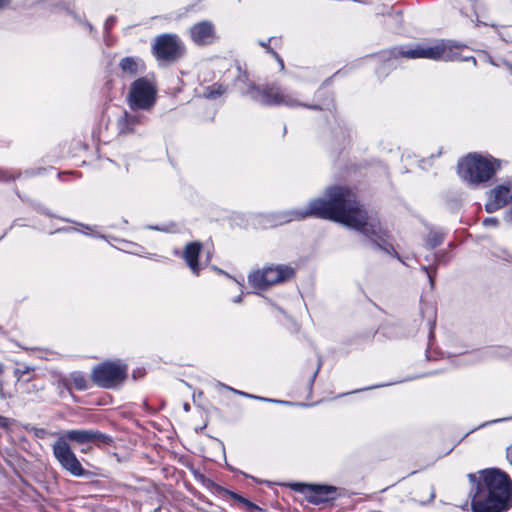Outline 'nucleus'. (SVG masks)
Returning a JSON list of instances; mask_svg holds the SVG:
<instances>
[{"mask_svg": "<svg viewBox=\"0 0 512 512\" xmlns=\"http://www.w3.org/2000/svg\"><path fill=\"white\" fill-rule=\"evenodd\" d=\"M326 196L327 200H312L307 209L289 211L285 221L302 220L310 216L330 219L361 232L377 247L389 252L392 246L386 231L376 218L368 216L361 208L351 190L339 186L330 187L326 191Z\"/></svg>", "mask_w": 512, "mask_h": 512, "instance_id": "nucleus-1", "label": "nucleus"}, {"mask_svg": "<svg viewBox=\"0 0 512 512\" xmlns=\"http://www.w3.org/2000/svg\"><path fill=\"white\" fill-rule=\"evenodd\" d=\"M474 483L471 490V509L473 512H504L512 506V481L508 475L497 468H489L468 475Z\"/></svg>", "mask_w": 512, "mask_h": 512, "instance_id": "nucleus-2", "label": "nucleus"}, {"mask_svg": "<svg viewBox=\"0 0 512 512\" xmlns=\"http://www.w3.org/2000/svg\"><path fill=\"white\" fill-rule=\"evenodd\" d=\"M463 49L458 46H452L444 41L437 42L431 46L416 45L414 47H395L383 54L385 60L390 61L399 57L408 59L426 58L432 60L444 61H469L472 60L476 64V60L472 56L462 54Z\"/></svg>", "mask_w": 512, "mask_h": 512, "instance_id": "nucleus-3", "label": "nucleus"}, {"mask_svg": "<svg viewBox=\"0 0 512 512\" xmlns=\"http://www.w3.org/2000/svg\"><path fill=\"white\" fill-rule=\"evenodd\" d=\"M498 167L497 160L469 154L458 163V173L464 181L479 184L491 179Z\"/></svg>", "mask_w": 512, "mask_h": 512, "instance_id": "nucleus-4", "label": "nucleus"}, {"mask_svg": "<svg viewBox=\"0 0 512 512\" xmlns=\"http://www.w3.org/2000/svg\"><path fill=\"white\" fill-rule=\"evenodd\" d=\"M244 94L263 105H284L287 107L303 105L294 95L274 85L263 87L250 85Z\"/></svg>", "mask_w": 512, "mask_h": 512, "instance_id": "nucleus-5", "label": "nucleus"}, {"mask_svg": "<svg viewBox=\"0 0 512 512\" xmlns=\"http://www.w3.org/2000/svg\"><path fill=\"white\" fill-rule=\"evenodd\" d=\"M294 269L287 265H276L264 267L261 270L252 272L248 276L249 283L257 289H266L269 286L279 284L291 279Z\"/></svg>", "mask_w": 512, "mask_h": 512, "instance_id": "nucleus-6", "label": "nucleus"}, {"mask_svg": "<svg viewBox=\"0 0 512 512\" xmlns=\"http://www.w3.org/2000/svg\"><path fill=\"white\" fill-rule=\"evenodd\" d=\"M156 100V88L146 78H138L129 89L127 102L129 107L136 110H150Z\"/></svg>", "mask_w": 512, "mask_h": 512, "instance_id": "nucleus-7", "label": "nucleus"}, {"mask_svg": "<svg viewBox=\"0 0 512 512\" xmlns=\"http://www.w3.org/2000/svg\"><path fill=\"white\" fill-rule=\"evenodd\" d=\"M127 375V365L121 361L104 362L92 371L93 381L100 387L111 388L120 384Z\"/></svg>", "mask_w": 512, "mask_h": 512, "instance_id": "nucleus-8", "label": "nucleus"}, {"mask_svg": "<svg viewBox=\"0 0 512 512\" xmlns=\"http://www.w3.org/2000/svg\"><path fill=\"white\" fill-rule=\"evenodd\" d=\"M52 450L54 457L61 467L71 475L82 477L87 474L69 444L65 442V439L58 438L53 444Z\"/></svg>", "mask_w": 512, "mask_h": 512, "instance_id": "nucleus-9", "label": "nucleus"}, {"mask_svg": "<svg viewBox=\"0 0 512 512\" xmlns=\"http://www.w3.org/2000/svg\"><path fill=\"white\" fill-rule=\"evenodd\" d=\"M184 47L176 35L165 34L156 38L153 52L158 59L172 61L183 54Z\"/></svg>", "mask_w": 512, "mask_h": 512, "instance_id": "nucleus-10", "label": "nucleus"}, {"mask_svg": "<svg viewBox=\"0 0 512 512\" xmlns=\"http://www.w3.org/2000/svg\"><path fill=\"white\" fill-rule=\"evenodd\" d=\"M59 439L76 442L78 444L95 443L97 445L110 444L112 439L110 436L96 430L75 429L66 431Z\"/></svg>", "mask_w": 512, "mask_h": 512, "instance_id": "nucleus-11", "label": "nucleus"}, {"mask_svg": "<svg viewBox=\"0 0 512 512\" xmlns=\"http://www.w3.org/2000/svg\"><path fill=\"white\" fill-rule=\"evenodd\" d=\"M190 39L197 46H208L216 42L217 33L215 25L211 21H200L189 29Z\"/></svg>", "mask_w": 512, "mask_h": 512, "instance_id": "nucleus-12", "label": "nucleus"}, {"mask_svg": "<svg viewBox=\"0 0 512 512\" xmlns=\"http://www.w3.org/2000/svg\"><path fill=\"white\" fill-rule=\"evenodd\" d=\"M511 199V188L505 185H499L489 192L485 209L488 213L495 212L506 206Z\"/></svg>", "mask_w": 512, "mask_h": 512, "instance_id": "nucleus-13", "label": "nucleus"}, {"mask_svg": "<svg viewBox=\"0 0 512 512\" xmlns=\"http://www.w3.org/2000/svg\"><path fill=\"white\" fill-rule=\"evenodd\" d=\"M144 121L143 115L124 112L117 121L119 133L124 135L133 133L136 127L143 124Z\"/></svg>", "mask_w": 512, "mask_h": 512, "instance_id": "nucleus-14", "label": "nucleus"}, {"mask_svg": "<svg viewBox=\"0 0 512 512\" xmlns=\"http://www.w3.org/2000/svg\"><path fill=\"white\" fill-rule=\"evenodd\" d=\"M201 248L202 246L199 242H191L185 246L182 254V257L185 260L187 266L195 275H198L201 269L200 264L198 263V257Z\"/></svg>", "mask_w": 512, "mask_h": 512, "instance_id": "nucleus-15", "label": "nucleus"}, {"mask_svg": "<svg viewBox=\"0 0 512 512\" xmlns=\"http://www.w3.org/2000/svg\"><path fill=\"white\" fill-rule=\"evenodd\" d=\"M119 67L123 74L127 76H135L145 71V64L138 57H125L120 60Z\"/></svg>", "mask_w": 512, "mask_h": 512, "instance_id": "nucleus-16", "label": "nucleus"}, {"mask_svg": "<svg viewBox=\"0 0 512 512\" xmlns=\"http://www.w3.org/2000/svg\"><path fill=\"white\" fill-rule=\"evenodd\" d=\"M335 488L332 486L312 485L310 501L316 504L327 502L334 498Z\"/></svg>", "mask_w": 512, "mask_h": 512, "instance_id": "nucleus-17", "label": "nucleus"}, {"mask_svg": "<svg viewBox=\"0 0 512 512\" xmlns=\"http://www.w3.org/2000/svg\"><path fill=\"white\" fill-rule=\"evenodd\" d=\"M226 91L225 87H223L221 84H213L211 86H208L204 90V97L208 99H215L222 94H224Z\"/></svg>", "mask_w": 512, "mask_h": 512, "instance_id": "nucleus-18", "label": "nucleus"}, {"mask_svg": "<svg viewBox=\"0 0 512 512\" xmlns=\"http://www.w3.org/2000/svg\"><path fill=\"white\" fill-rule=\"evenodd\" d=\"M70 379L78 390H86L88 388V382L87 379L84 377L83 374L79 372H74L70 375Z\"/></svg>", "mask_w": 512, "mask_h": 512, "instance_id": "nucleus-19", "label": "nucleus"}, {"mask_svg": "<svg viewBox=\"0 0 512 512\" xmlns=\"http://www.w3.org/2000/svg\"><path fill=\"white\" fill-rule=\"evenodd\" d=\"M227 389L231 390L232 392H234L236 394H239L241 396L248 397V398H254V399H258V400L269 401V402H276V403H281V404H289V405L291 404L290 402L277 401V400H272V399H268V398L254 396V395H251V394H248L246 392H242V391L230 388V387H227Z\"/></svg>", "mask_w": 512, "mask_h": 512, "instance_id": "nucleus-20", "label": "nucleus"}, {"mask_svg": "<svg viewBox=\"0 0 512 512\" xmlns=\"http://www.w3.org/2000/svg\"><path fill=\"white\" fill-rule=\"evenodd\" d=\"M260 45L263 46L264 48H266L267 52L272 54L277 59V61L279 62L280 66H281V69H284L283 60L278 56V54L267 43L260 42Z\"/></svg>", "mask_w": 512, "mask_h": 512, "instance_id": "nucleus-21", "label": "nucleus"}, {"mask_svg": "<svg viewBox=\"0 0 512 512\" xmlns=\"http://www.w3.org/2000/svg\"><path fill=\"white\" fill-rule=\"evenodd\" d=\"M485 227H496L498 225V219L495 217H488L483 220Z\"/></svg>", "mask_w": 512, "mask_h": 512, "instance_id": "nucleus-22", "label": "nucleus"}, {"mask_svg": "<svg viewBox=\"0 0 512 512\" xmlns=\"http://www.w3.org/2000/svg\"><path fill=\"white\" fill-rule=\"evenodd\" d=\"M442 240H443L442 236H440V235L435 236L430 242L431 247H435V246L439 245L442 242Z\"/></svg>", "mask_w": 512, "mask_h": 512, "instance_id": "nucleus-23", "label": "nucleus"}, {"mask_svg": "<svg viewBox=\"0 0 512 512\" xmlns=\"http://www.w3.org/2000/svg\"><path fill=\"white\" fill-rule=\"evenodd\" d=\"M506 456L509 463L512 465V445L507 448Z\"/></svg>", "mask_w": 512, "mask_h": 512, "instance_id": "nucleus-24", "label": "nucleus"}, {"mask_svg": "<svg viewBox=\"0 0 512 512\" xmlns=\"http://www.w3.org/2000/svg\"><path fill=\"white\" fill-rule=\"evenodd\" d=\"M505 220L512 223V208L505 213Z\"/></svg>", "mask_w": 512, "mask_h": 512, "instance_id": "nucleus-25", "label": "nucleus"}, {"mask_svg": "<svg viewBox=\"0 0 512 512\" xmlns=\"http://www.w3.org/2000/svg\"><path fill=\"white\" fill-rule=\"evenodd\" d=\"M11 3V0H0V10L6 8Z\"/></svg>", "mask_w": 512, "mask_h": 512, "instance_id": "nucleus-26", "label": "nucleus"}, {"mask_svg": "<svg viewBox=\"0 0 512 512\" xmlns=\"http://www.w3.org/2000/svg\"><path fill=\"white\" fill-rule=\"evenodd\" d=\"M7 426H8V419L0 416V427H7Z\"/></svg>", "mask_w": 512, "mask_h": 512, "instance_id": "nucleus-27", "label": "nucleus"}, {"mask_svg": "<svg viewBox=\"0 0 512 512\" xmlns=\"http://www.w3.org/2000/svg\"><path fill=\"white\" fill-rule=\"evenodd\" d=\"M114 21H115V18H114V17H109V18L107 19V21H106V24H105V25H106V28H110V27L113 25Z\"/></svg>", "mask_w": 512, "mask_h": 512, "instance_id": "nucleus-28", "label": "nucleus"}, {"mask_svg": "<svg viewBox=\"0 0 512 512\" xmlns=\"http://www.w3.org/2000/svg\"><path fill=\"white\" fill-rule=\"evenodd\" d=\"M0 397L4 398L3 384L1 381H0Z\"/></svg>", "mask_w": 512, "mask_h": 512, "instance_id": "nucleus-29", "label": "nucleus"}, {"mask_svg": "<svg viewBox=\"0 0 512 512\" xmlns=\"http://www.w3.org/2000/svg\"><path fill=\"white\" fill-rule=\"evenodd\" d=\"M241 299H242V298H241V296H237V297H235V298L233 299V302H234V303H240V302H241Z\"/></svg>", "mask_w": 512, "mask_h": 512, "instance_id": "nucleus-30", "label": "nucleus"}, {"mask_svg": "<svg viewBox=\"0 0 512 512\" xmlns=\"http://www.w3.org/2000/svg\"><path fill=\"white\" fill-rule=\"evenodd\" d=\"M319 369H320V366H318V367H317V370L314 372V374H313V376H312V379H311V382H313V380L315 379V377H316V375H317V373H318Z\"/></svg>", "mask_w": 512, "mask_h": 512, "instance_id": "nucleus-31", "label": "nucleus"}, {"mask_svg": "<svg viewBox=\"0 0 512 512\" xmlns=\"http://www.w3.org/2000/svg\"><path fill=\"white\" fill-rule=\"evenodd\" d=\"M89 450H90V447H85V448L81 449V452L87 453V452H89Z\"/></svg>", "mask_w": 512, "mask_h": 512, "instance_id": "nucleus-32", "label": "nucleus"}, {"mask_svg": "<svg viewBox=\"0 0 512 512\" xmlns=\"http://www.w3.org/2000/svg\"><path fill=\"white\" fill-rule=\"evenodd\" d=\"M3 372V365L0 363V374Z\"/></svg>", "mask_w": 512, "mask_h": 512, "instance_id": "nucleus-33", "label": "nucleus"}, {"mask_svg": "<svg viewBox=\"0 0 512 512\" xmlns=\"http://www.w3.org/2000/svg\"><path fill=\"white\" fill-rule=\"evenodd\" d=\"M508 68H509V70H510V72H511V74H512V66H511V65H508Z\"/></svg>", "mask_w": 512, "mask_h": 512, "instance_id": "nucleus-34", "label": "nucleus"}]
</instances>
